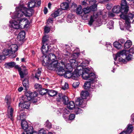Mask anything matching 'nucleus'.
Instances as JSON below:
<instances>
[{
    "instance_id": "obj_1",
    "label": "nucleus",
    "mask_w": 134,
    "mask_h": 134,
    "mask_svg": "<svg viewBox=\"0 0 134 134\" xmlns=\"http://www.w3.org/2000/svg\"><path fill=\"white\" fill-rule=\"evenodd\" d=\"M42 61V64L45 66H47L48 68L51 70H55L58 66V62L55 55L50 53L47 56L44 55Z\"/></svg>"
},
{
    "instance_id": "obj_2",
    "label": "nucleus",
    "mask_w": 134,
    "mask_h": 134,
    "mask_svg": "<svg viewBox=\"0 0 134 134\" xmlns=\"http://www.w3.org/2000/svg\"><path fill=\"white\" fill-rule=\"evenodd\" d=\"M36 95L35 93H32L30 91H28L25 93V95L22 99L23 102L19 103V107L22 108L28 109L30 105V102L29 101H32L33 102H36L33 100Z\"/></svg>"
},
{
    "instance_id": "obj_3",
    "label": "nucleus",
    "mask_w": 134,
    "mask_h": 134,
    "mask_svg": "<svg viewBox=\"0 0 134 134\" xmlns=\"http://www.w3.org/2000/svg\"><path fill=\"white\" fill-rule=\"evenodd\" d=\"M34 13L32 9H27L24 6L23 4H20L16 8L15 14L16 15L18 18L21 17L24 15L26 16H30L32 15Z\"/></svg>"
},
{
    "instance_id": "obj_4",
    "label": "nucleus",
    "mask_w": 134,
    "mask_h": 134,
    "mask_svg": "<svg viewBox=\"0 0 134 134\" xmlns=\"http://www.w3.org/2000/svg\"><path fill=\"white\" fill-rule=\"evenodd\" d=\"M82 72L81 75L83 78L85 80L89 79V80H94L96 78L94 74L91 72L90 68H82Z\"/></svg>"
},
{
    "instance_id": "obj_5",
    "label": "nucleus",
    "mask_w": 134,
    "mask_h": 134,
    "mask_svg": "<svg viewBox=\"0 0 134 134\" xmlns=\"http://www.w3.org/2000/svg\"><path fill=\"white\" fill-rule=\"evenodd\" d=\"M81 97L76 99L75 104L76 105L83 108L86 106V102L84 99L86 98V97L89 96V93L87 91H82L81 93Z\"/></svg>"
},
{
    "instance_id": "obj_6",
    "label": "nucleus",
    "mask_w": 134,
    "mask_h": 134,
    "mask_svg": "<svg viewBox=\"0 0 134 134\" xmlns=\"http://www.w3.org/2000/svg\"><path fill=\"white\" fill-rule=\"evenodd\" d=\"M11 101V99L10 97L8 96H6L5 99V102L8 106V115L11 120H12L13 109L10 105Z\"/></svg>"
},
{
    "instance_id": "obj_7",
    "label": "nucleus",
    "mask_w": 134,
    "mask_h": 134,
    "mask_svg": "<svg viewBox=\"0 0 134 134\" xmlns=\"http://www.w3.org/2000/svg\"><path fill=\"white\" fill-rule=\"evenodd\" d=\"M124 13H121L120 15V18L123 19L125 20V23L128 26H129L130 23H133L134 21V14L130 13L127 16Z\"/></svg>"
},
{
    "instance_id": "obj_8",
    "label": "nucleus",
    "mask_w": 134,
    "mask_h": 134,
    "mask_svg": "<svg viewBox=\"0 0 134 134\" xmlns=\"http://www.w3.org/2000/svg\"><path fill=\"white\" fill-rule=\"evenodd\" d=\"M18 47L16 44H12L9 47V49L3 51V53L5 55L11 56L18 50Z\"/></svg>"
},
{
    "instance_id": "obj_9",
    "label": "nucleus",
    "mask_w": 134,
    "mask_h": 134,
    "mask_svg": "<svg viewBox=\"0 0 134 134\" xmlns=\"http://www.w3.org/2000/svg\"><path fill=\"white\" fill-rule=\"evenodd\" d=\"M127 51L123 50L120 52L118 53L115 55V57L114 56V59L115 60H116L118 57H119L118 60L119 62H122L124 64L127 63L125 59H123L122 57L124 56H126V53Z\"/></svg>"
},
{
    "instance_id": "obj_10",
    "label": "nucleus",
    "mask_w": 134,
    "mask_h": 134,
    "mask_svg": "<svg viewBox=\"0 0 134 134\" xmlns=\"http://www.w3.org/2000/svg\"><path fill=\"white\" fill-rule=\"evenodd\" d=\"M12 18L14 19H16L19 21V24L24 25V27H26L29 24V21L26 18L22 19L21 18V17H17L16 15L15 14V12L13 13V15L12 16Z\"/></svg>"
},
{
    "instance_id": "obj_11",
    "label": "nucleus",
    "mask_w": 134,
    "mask_h": 134,
    "mask_svg": "<svg viewBox=\"0 0 134 134\" xmlns=\"http://www.w3.org/2000/svg\"><path fill=\"white\" fill-rule=\"evenodd\" d=\"M94 80H89L85 83L83 87L85 89L90 91H92V90L95 88V84L94 83Z\"/></svg>"
},
{
    "instance_id": "obj_12",
    "label": "nucleus",
    "mask_w": 134,
    "mask_h": 134,
    "mask_svg": "<svg viewBox=\"0 0 134 134\" xmlns=\"http://www.w3.org/2000/svg\"><path fill=\"white\" fill-rule=\"evenodd\" d=\"M57 101L58 102H62L65 104L66 105L68 102V97L62 94L59 93L57 96Z\"/></svg>"
},
{
    "instance_id": "obj_13",
    "label": "nucleus",
    "mask_w": 134,
    "mask_h": 134,
    "mask_svg": "<svg viewBox=\"0 0 134 134\" xmlns=\"http://www.w3.org/2000/svg\"><path fill=\"white\" fill-rule=\"evenodd\" d=\"M121 13L126 14L129 10V7L127 5L126 0H122L121 2Z\"/></svg>"
},
{
    "instance_id": "obj_14",
    "label": "nucleus",
    "mask_w": 134,
    "mask_h": 134,
    "mask_svg": "<svg viewBox=\"0 0 134 134\" xmlns=\"http://www.w3.org/2000/svg\"><path fill=\"white\" fill-rule=\"evenodd\" d=\"M68 57H67L64 58L61 62V63L62 64L64 65V67L66 69L69 70V71H72L71 64L68 63H67V60H68Z\"/></svg>"
},
{
    "instance_id": "obj_15",
    "label": "nucleus",
    "mask_w": 134,
    "mask_h": 134,
    "mask_svg": "<svg viewBox=\"0 0 134 134\" xmlns=\"http://www.w3.org/2000/svg\"><path fill=\"white\" fill-rule=\"evenodd\" d=\"M9 26L15 29H18L22 27H20L21 25H20L19 21H16L15 20H14L9 21Z\"/></svg>"
},
{
    "instance_id": "obj_16",
    "label": "nucleus",
    "mask_w": 134,
    "mask_h": 134,
    "mask_svg": "<svg viewBox=\"0 0 134 134\" xmlns=\"http://www.w3.org/2000/svg\"><path fill=\"white\" fill-rule=\"evenodd\" d=\"M82 72L81 69H76L75 71L72 73V78L75 79L77 77H78L80 76L81 75V72Z\"/></svg>"
},
{
    "instance_id": "obj_17",
    "label": "nucleus",
    "mask_w": 134,
    "mask_h": 134,
    "mask_svg": "<svg viewBox=\"0 0 134 134\" xmlns=\"http://www.w3.org/2000/svg\"><path fill=\"white\" fill-rule=\"evenodd\" d=\"M49 46L48 45H47V46H46L45 45H44L43 44L42 46L41 49V51L42 52V53L44 54L42 57V58L44 59L43 58V56L44 55H46V54L47 52H48L49 51Z\"/></svg>"
},
{
    "instance_id": "obj_18",
    "label": "nucleus",
    "mask_w": 134,
    "mask_h": 134,
    "mask_svg": "<svg viewBox=\"0 0 134 134\" xmlns=\"http://www.w3.org/2000/svg\"><path fill=\"white\" fill-rule=\"evenodd\" d=\"M21 125L22 129L26 130V134H27V131L30 129L29 127L31 126H31H28L27 122L25 120L21 121Z\"/></svg>"
},
{
    "instance_id": "obj_19",
    "label": "nucleus",
    "mask_w": 134,
    "mask_h": 134,
    "mask_svg": "<svg viewBox=\"0 0 134 134\" xmlns=\"http://www.w3.org/2000/svg\"><path fill=\"white\" fill-rule=\"evenodd\" d=\"M58 111V112H59L60 114L62 113H63V117L65 119H66L68 117V116L67 115H65V114H68L69 113V111L66 108L64 109H62V110H60V109Z\"/></svg>"
},
{
    "instance_id": "obj_20",
    "label": "nucleus",
    "mask_w": 134,
    "mask_h": 134,
    "mask_svg": "<svg viewBox=\"0 0 134 134\" xmlns=\"http://www.w3.org/2000/svg\"><path fill=\"white\" fill-rule=\"evenodd\" d=\"M26 117V114L25 112L24 111H20V114L18 116L17 118L19 120L23 121L25 120Z\"/></svg>"
},
{
    "instance_id": "obj_21",
    "label": "nucleus",
    "mask_w": 134,
    "mask_h": 134,
    "mask_svg": "<svg viewBox=\"0 0 134 134\" xmlns=\"http://www.w3.org/2000/svg\"><path fill=\"white\" fill-rule=\"evenodd\" d=\"M25 33L24 31H22L19 33L17 38L18 41H20L23 40L25 37Z\"/></svg>"
},
{
    "instance_id": "obj_22",
    "label": "nucleus",
    "mask_w": 134,
    "mask_h": 134,
    "mask_svg": "<svg viewBox=\"0 0 134 134\" xmlns=\"http://www.w3.org/2000/svg\"><path fill=\"white\" fill-rule=\"evenodd\" d=\"M98 16V14L97 13H94L91 16L88 23L89 25L90 26L91 25L95 19H96Z\"/></svg>"
},
{
    "instance_id": "obj_23",
    "label": "nucleus",
    "mask_w": 134,
    "mask_h": 134,
    "mask_svg": "<svg viewBox=\"0 0 134 134\" xmlns=\"http://www.w3.org/2000/svg\"><path fill=\"white\" fill-rule=\"evenodd\" d=\"M37 1V0H31L27 5L28 7L31 8L35 7V3Z\"/></svg>"
},
{
    "instance_id": "obj_24",
    "label": "nucleus",
    "mask_w": 134,
    "mask_h": 134,
    "mask_svg": "<svg viewBox=\"0 0 134 134\" xmlns=\"http://www.w3.org/2000/svg\"><path fill=\"white\" fill-rule=\"evenodd\" d=\"M121 7L120 6L118 5L114 7L112 9L113 12L114 13H118L121 12Z\"/></svg>"
},
{
    "instance_id": "obj_25",
    "label": "nucleus",
    "mask_w": 134,
    "mask_h": 134,
    "mask_svg": "<svg viewBox=\"0 0 134 134\" xmlns=\"http://www.w3.org/2000/svg\"><path fill=\"white\" fill-rule=\"evenodd\" d=\"M14 66L15 68L18 69V71L19 72V74L20 75V77L22 78H23L25 74L22 71H21V68L18 65H15Z\"/></svg>"
},
{
    "instance_id": "obj_26",
    "label": "nucleus",
    "mask_w": 134,
    "mask_h": 134,
    "mask_svg": "<svg viewBox=\"0 0 134 134\" xmlns=\"http://www.w3.org/2000/svg\"><path fill=\"white\" fill-rule=\"evenodd\" d=\"M71 71H66L64 72L63 74L64 76L66 78H72V73H71Z\"/></svg>"
},
{
    "instance_id": "obj_27",
    "label": "nucleus",
    "mask_w": 134,
    "mask_h": 134,
    "mask_svg": "<svg viewBox=\"0 0 134 134\" xmlns=\"http://www.w3.org/2000/svg\"><path fill=\"white\" fill-rule=\"evenodd\" d=\"M15 65V63L13 62H11L9 63H5V66L6 68H12Z\"/></svg>"
},
{
    "instance_id": "obj_28",
    "label": "nucleus",
    "mask_w": 134,
    "mask_h": 134,
    "mask_svg": "<svg viewBox=\"0 0 134 134\" xmlns=\"http://www.w3.org/2000/svg\"><path fill=\"white\" fill-rule=\"evenodd\" d=\"M23 85L25 87V90H27L29 87L28 80L27 79H25L23 82Z\"/></svg>"
},
{
    "instance_id": "obj_29",
    "label": "nucleus",
    "mask_w": 134,
    "mask_h": 134,
    "mask_svg": "<svg viewBox=\"0 0 134 134\" xmlns=\"http://www.w3.org/2000/svg\"><path fill=\"white\" fill-rule=\"evenodd\" d=\"M57 68H58V74L61 76L63 75L64 73L66 71L65 69L64 68H63L62 66H60L59 68L57 67Z\"/></svg>"
},
{
    "instance_id": "obj_30",
    "label": "nucleus",
    "mask_w": 134,
    "mask_h": 134,
    "mask_svg": "<svg viewBox=\"0 0 134 134\" xmlns=\"http://www.w3.org/2000/svg\"><path fill=\"white\" fill-rule=\"evenodd\" d=\"M69 4L68 3L64 2L62 3L60 5V7L63 10L67 9L69 7Z\"/></svg>"
},
{
    "instance_id": "obj_31",
    "label": "nucleus",
    "mask_w": 134,
    "mask_h": 134,
    "mask_svg": "<svg viewBox=\"0 0 134 134\" xmlns=\"http://www.w3.org/2000/svg\"><path fill=\"white\" fill-rule=\"evenodd\" d=\"M47 94L50 96L53 97L55 96L56 95H57L58 92L55 91L50 90L48 91Z\"/></svg>"
},
{
    "instance_id": "obj_32",
    "label": "nucleus",
    "mask_w": 134,
    "mask_h": 134,
    "mask_svg": "<svg viewBox=\"0 0 134 134\" xmlns=\"http://www.w3.org/2000/svg\"><path fill=\"white\" fill-rule=\"evenodd\" d=\"M67 105L68 108L70 110H72L75 106L74 102L72 101H70L69 103H68Z\"/></svg>"
},
{
    "instance_id": "obj_33",
    "label": "nucleus",
    "mask_w": 134,
    "mask_h": 134,
    "mask_svg": "<svg viewBox=\"0 0 134 134\" xmlns=\"http://www.w3.org/2000/svg\"><path fill=\"white\" fill-rule=\"evenodd\" d=\"M132 45V42L130 40H127L124 44V47L125 49L131 47Z\"/></svg>"
},
{
    "instance_id": "obj_34",
    "label": "nucleus",
    "mask_w": 134,
    "mask_h": 134,
    "mask_svg": "<svg viewBox=\"0 0 134 134\" xmlns=\"http://www.w3.org/2000/svg\"><path fill=\"white\" fill-rule=\"evenodd\" d=\"M48 37L47 36H46L43 37L42 41L43 44L44 45H45L46 46H47V45H48Z\"/></svg>"
},
{
    "instance_id": "obj_35",
    "label": "nucleus",
    "mask_w": 134,
    "mask_h": 134,
    "mask_svg": "<svg viewBox=\"0 0 134 134\" xmlns=\"http://www.w3.org/2000/svg\"><path fill=\"white\" fill-rule=\"evenodd\" d=\"M114 46L118 49H121L122 48V46L121 44L117 41L114 42Z\"/></svg>"
},
{
    "instance_id": "obj_36",
    "label": "nucleus",
    "mask_w": 134,
    "mask_h": 134,
    "mask_svg": "<svg viewBox=\"0 0 134 134\" xmlns=\"http://www.w3.org/2000/svg\"><path fill=\"white\" fill-rule=\"evenodd\" d=\"M72 62H74V63H72L71 65L72 66V68H76V69H77L78 68H79L80 66H78V64L77 62L75 60H73Z\"/></svg>"
},
{
    "instance_id": "obj_37",
    "label": "nucleus",
    "mask_w": 134,
    "mask_h": 134,
    "mask_svg": "<svg viewBox=\"0 0 134 134\" xmlns=\"http://www.w3.org/2000/svg\"><path fill=\"white\" fill-rule=\"evenodd\" d=\"M133 127L131 125H130L128 126L127 130L126 131V133L127 134L131 133L132 131Z\"/></svg>"
},
{
    "instance_id": "obj_38",
    "label": "nucleus",
    "mask_w": 134,
    "mask_h": 134,
    "mask_svg": "<svg viewBox=\"0 0 134 134\" xmlns=\"http://www.w3.org/2000/svg\"><path fill=\"white\" fill-rule=\"evenodd\" d=\"M41 68H38V71L35 74V77L38 80H39V77L40 76L41 73Z\"/></svg>"
},
{
    "instance_id": "obj_39",
    "label": "nucleus",
    "mask_w": 134,
    "mask_h": 134,
    "mask_svg": "<svg viewBox=\"0 0 134 134\" xmlns=\"http://www.w3.org/2000/svg\"><path fill=\"white\" fill-rule=\"evenodd\" d=\"M76 114L81 113L82 112V110L80 108L77 107H75L74 108Z\"/></svg>"
},
{
    "instance_id": "obj_40",
    "label": "nucleus",
    "mask_w": 134,
    "mask_h": 134,
    "mask_svg": "<svg viewBox=\"0 0 134 134\" xmlns=\"http://www.w3.org/2000/svg\"><path fill=\"white\" fill-rule=\"evenodd\" d=\"M91 8H90V7H87V8H83V12L84 13L88 14L91 11Z\"/></svg>"
},
{
    "instance_id": "obj_41",
    "label": "nucleus",
    "mask_w": 134,
    "mask_h": 134,
    "mask_svg": "<svg viewBox=\"0 0 134 134\" xmlns=\"http://www.w3.org/2000/svg\"><path fill=\"white\" fill-rule=\"evenodd\" d=\"M81 9L82 8L81 6H80L77 8L76 12L77 14L80 15L82 13L83 10Z\"/></svg>"
},
{
    "instance_id": "obj_42",
    "label": "nucleus",
    "mask_w": 134,
    "mask_h": 134,
    "mask_svg": "<svg viewBox=\"0 0 134 134\" xmlns=\"http://www.w3.org/2000/svg\"><path fill=\"white\" fill-rule=\"evenodd\" d=\"M48 90L45 88L41 89L40 91V93L41 95H43L48 93Z\"/></svg>"
},
{
    "instance_id": "obj_43",
    "label": "nucleus",
    "mask_w": 134,
    "mask_h": 134,
    "mask_svg": "<svg viewBox=\"0 0 134 134\" xmlns=\"http://www.w3.org/2000/svg\"><path fill=\"white\" fill-rule=\"evenodd\" d=\"M114 22L112 20H110L108 22V27L109 29L112 28L113 27Z\"/></svg>"
},
{
    "instance_id": "obj_44",
    "label": "nucleus",
    "mask_w": 134,
    "mask_h": 134,
    "mask_svg": "<svg viewBox=\"0 0 134 134\" xmlns=\"http://www.w3.org/2000/svg\"><path fill=\"white\" fill-rule=\"evenodd\" d=\"M81 16L82 18L83 19H86V18H87V17L88 16L87 14L86 13H84L83 12H82V13L80 15Z\"/></svg>"
},
{
    "instance_id": "obj_45",
    "label": "nucleus",
    "mask_w": 134,
    "mask_h": 134,
    "mask_svg": "<svg viewBox=\"0 0 134 134\" xmlns=\"http://www.w3.org/2000/svg\"><path fill=\"white\" fill-rule=\"evenodd\" d=\"M97 5L96 4H94L92 6L90 7V8L91 9V11H94L97 9Z\"/></svg>"
},
{
    "instance_id": "obj_46",
    "label": "nucleus",
    "mask_w": 134,
    "mask_h": 134,
    "mask_svg": "<svg viewBox=\"0 0 134 134\" xmlns=\"http://www.w3.org/2000/svg\"><path fill=\"white\" fill-rule=\"evenodd\" d=\"M59 12L58 11H57L55 12L53 14H52V17L54 18H55L59 16Z\"/></svg>"
},
{
    "instance_id": "obj_47",
    "label": "nucleus",
    "mask_w": 134,
    "mask_h": 134,
    "mask_svg": "<svg viewBox=\"0 0 134 134\" xmlns=\"http://www.w3.org/2000/svg\"><path fill=\"white\" fill-rule=\"evenodd\" d=\"M3 55L0 53V63L3 60H4L5 59V56L7 55H5L2 53Z\"/></svg>"
},
{
    "instance_id": "obj_48",
    "label": "nucleus",
    "mask_w": 134,
    "mask_h": 134,
    "mask_svg": "<svg viewBox=\"0 0 134 134\" xmlns=\"http://www.w3.org/2000/svg\"><path fill=\"white\" fill-rule=\"evenodd\" d=\"M50 30V28L49 27H48L47 26H45L44 29V32L45 33H48L49 32Z\"/></svg>"
},
{
    "instance_id": "obj_49",
    "label": "nucleus",
    "mask_w": 134,
    "mask_h": 134,
    "mask_svg": "<svg viewBox=\"0 0 134 134\" xmlns=\"http://www.w3.org/2000/svg\"><path fill=\"white\" fill-rule=\"evenodd\" d=\"M69 53V57L70 56H71L72 57L75 58H76L77 57L78 53H74L72 54V55L71 54H69V53Z\"/></svg>"
},
{
    "instance_id": "obj_50",
    "label": "nucleus",
    "mask_w": 134,
    "mask_h": 134,
    "mask_svg": "<svg viewBox=\"0 0 134 134\" xmlns=\"http://www.w3.org/2000/svg\"><path fill=\"white\" fill-rule=\"evenodd\" d=\"M35 87L36 89H39L42 87V86L39 84L36 83L35 85Z\"/></svg>"
},
{
    "instance_id": "obj_51",
    "label": "nucleus",
    "mask_w": 134,
    "mask_h": 134,
    "mask_svg": "<svg viewBox=\"0 0 134 134\" xmlns=\"http://www.w3.org/2000/svg\"><path fill=\"white\" fill-rule=\"evenodd\" d=\"M89 62L88 61L86 60L84 62H83L82 64L83 66H85L86 65L89 64Z\"/></svg>"
},
{
    "instance_id": "obj_52",
    "label": "nucleus",
    "mask_w": 134,
    "mask_h": 134,
    "mask_svg": "<svg viewBox=\"0 0 134 134\" xmlns=\"http://www.w3.org/2000/svg\"><path fill=\"white\" fill-rule=\"evenodd\" d=\"M126 58L129 61L132 59L133 58V56L129 54L126 57Z\"/></svg>"
},
{
    "instance_id": "obj_53",
    "label": "nucleus",
    "mask_w": 134,
    "mask_h": 134,
    "mask_svg": "<svg viewBox=\"0 0 134 134\" xmlns=\"http://www.w3.org/2000/svg\"><path fill=\"white\" fill-rule=\"evenodd\" d=\"M79 84V82H75L73 84V86L74 88L77 87Z\"/></svg>"
},
{
    "instance_id": "obj_54",
    "label": "nucleus",
    "mask_w": 134,
    "mask_h": 134,
    "mask_svg": "<svg viewBox=\"0 0 134 134\" xmlns=\"http://www.w3.org/2000/svg\"><path fill=\"white\" fill-rule=\"evenodd\" d=\"M75 116L74 114H71L69 116V119L70 120H73L75 118Z\"/></svg>"
},
{
    "instance_id": "obj_55",
    "label": "nucleus",
    "mask_w": 134,
    "mask_h": 134,
    "mask_svg": "<svg viewBox=\"0 0 134 134\" xmlns=\"http://www.w3.org/2000/svg\"><path fill=\"white\" fill-rule=\"evenodd\" d=\"M68 88V85L67 83H65L64 87H63L62 88L65 90L66 89H67Z\"/></svg>"
},
{
    "instance_id": "obj_56",
    "label": "nucleus",
    "mask_w": 134,
    "mask_h": 134,
    "mask_svg": "<svg viewBox=\"0 0 134 134\" xmlns=\"http://www.w3.org/2000/svg\"><path fill=\"white\" fill-rule=\"evenodd\" d=\"M53 21V19L52 18H49L47 20V23L49 24L50 23H52Z\"/></svg>"
},
{
    "instance_id": "obj_57",
    "label": "nucleus",
    "mask_w": 134,
    "mask_h": 134,
    "mask_svg": "<svg viewBox=\"0 0 134 134\" xmlns=\"http://www.w3.org/2000/svg\"><path fill=\"white\" fill-rule=\"evenodd\" d=\"M130 53L133 54L134 53V47H131L129 50Z\"/></svg>"
},
{
    "instance_id": "obj_58",
    "label": "nucleus",
    "mask_w": 134,
    "mask_h": 134,
    "mask_svg": "<svg viewBox=\"0 0 134 134\" xmlns=\"http://www.w3.org/2000/svg\"><path fill=\"white\" fill-rule=\"evenodd\" d=\"M46 126L48 128H50L51 127V123L49 122L48 121H47L46 122Z\"/></svg>"
},
{
    "instance_id": "obj_59",
    "label": "nucleus",
    "mask_w": 134,
    "mask_h": 134,
    "mask_svg": "<svg viewBox=\"0 0 134 134\" xmlns=\"http://www.w3.org/2000/svg\"><path fill=\"white\" fill-rule=\"evenodd\" d=\"M41 3V1H39L37 2V3L36 2L35 3V5L36 7L39 6L40 5Z\"/></svg>"
},
{
    "instance_id": "obj_60",
    "label": "nucleus",
    "mask_w": 134,
    "mask_h": 134,
    "mask_svg": "<svg viewBox=\"0 0 134 134\" xmlns=\"http://www.w3.org/2000/svg\"><path fill=\"white\" fill-rule=\"evenodd\" d=\"M106 6L107 9L109 10L111 9V6L110 5L108 4Z\"/></svg>"
},
{
    "instance_id": "obj_61",
    "label": "nucleus",
    "mask_w": 134,
    "mask_h": 134,
    "mask_svg": "<svg viewBox=\"0 0 134 134\" xmlns=\"http://www.w3.org/2000/svg\"><path fill=\"white\" fill-rule=\"evenodd\" d=\"M73 60H75L74 59L72 58L70 59L69 60V62L71 64L72 63H74V62H72Z\"/></svg>"
},
{
    "instance_id": "obj_62",
    "label": "nucleus",
    "mask_w": 134,
    "mask_h": 134,
    "mask_svg": "<svg viewBox=\"0 0 134 134\" xmlns=\"http://www.w3.org/2000/svg\"><path fill=\"white\" fill-rule=\"evenodd\" d=\"M47 11L48 10L47 8L46 7H45L44 9V13L45 14H46L47 13Z\"/></svg>"
},
{
    "instance_id": "obj_63",
    "label": "nucleus",
    "mask_w": 134,
    "mask_h": 134,
    "mask_svg": "<svg viewBox=\"0 0 134 134\" xmlns=\"http://www.w3.org/2000/svg\"><path fill=\"white\" fill-rule=\"evenodd\" d=\"M131 120L133 122H134V114H132L131 116Z\"/></svg>"
},
{
    "instance_id": "obj_64",
    "label": "nucleus",
    "mask_w": 134,
    "mask_h": 134,
    "mask_svg": "<svg viewBox=\"0 0 134 134\" xmlns=\"http://www.w3.org/2000/svg\"><path fill=\"white\" fill-rule=\"evenodd\" d=\"M119 41L122 43H124L125 42L124 40L123 39H120L119 40Z\"/></svg>"
}]
</instances>
